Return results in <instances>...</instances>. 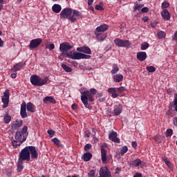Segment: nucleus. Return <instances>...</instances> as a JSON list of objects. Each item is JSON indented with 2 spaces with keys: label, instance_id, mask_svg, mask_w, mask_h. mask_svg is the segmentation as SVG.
<instances>
[{
  "label": "nucleus",
  "instance_id": "nucleus-1",
  "mask_svg": "<svg viewBox=\"0 0 177 177\" xmlns=\"http://www.w3.org/2000/svg\"><path fill=\"white\" fill-rule=\"evenodd\" d=\"M31 158L33 160L38 158V152L34 146H28L24 148L19 153L18 160H21V161H30Z\"/></svg>",
  "mask_w": 177,
  "mask_h": 177
},
{
  "label": "nucleus",
  "instance_id": "nucleus-2",
  "mask_svg": "<svg viewBox=\"0 0 177 177\" xmlns=\"http://www.w3.org/2000/svg\"><path fill=\"white\" fill-rule=\"evenodd\" d=\"M66 56L68 57V59H72L73 60H81V59H91V55H86L84 53L71 51L69 53H66Z\"/></svg>",
  "mask_w": 177,
  "mask_h": 177
},
{
  "label": "nucleus",
  "instance_id": "nucleus-3",
  "mask_svg": "<svg viewBox=\"0 0 177 177\" xmlns=\"http://www.w3.org/2000/svg\"><path fill=\"white\" fill-rule=\"evenodd\" d=\"M48 77L42 79L37 75H33L30 77V82L35 86H44V85L48 84Z\"/></svg>",
  "mask_w": 177,
  "mask_h": 177
},
{
  "label": "nucleus",
  "instance_id": "nucleus-4",
  "mask_svg": "<svg viewBox=\"0 0 177 177\" xmlns=\"http://www.w3.org/2000/svg\"><path fill=\"white\" fill-rule=\"evenodd\" d=\"M27 137H25L19 131L15 133V140L12 141V145L14 149H17V146H20L22 142L26 141Z\"/></svg>",
  "mask_w": 177,
  "mask_h": 177
},
{
  "label": "nucleus",
  "instance_id": "nucleus-5",
  "mask_svg": "<svg viewBox=\"0 0 177 177\" xmlns=\"http://www.w3.org/2000/svg\"><path fill=\"white\" fill-rule=\"evenodd\" d=\"M80 92L82 96H86V97L88 99L89 102H93L95 100L93 96H95V95L97 93V91L96 90V88H91L90 91L84 88H81L80 90Z\"/></svg>",
  "mask_w": 177,
  "mask_h": 177
},
{
  "label": "nucleus",
  "instance_id": "nucleus-6",
  "mask_svg": "<svg viewBox=\"0 0 177 177\" xmlns=\"http://www.w3.org/2000/svg\"><path fill=\"white\" fill-rule=\"evenodd\" d=\"M10 96V93L9 90H6L3 92V95L1 97L2 103H3V109H6L9 106V97Z\"/></svg>",
  "mask_w": 177,
  "mask_h": 177
},
{
  "label": "nucleus",
  "instance_id": "nucleus-7",
  "mask_svg": "<svg viewBox=\"0 0 177 177\" xmlns=\"http://www.w3.org/2000/svg\"><path fill=\"white\" fill-rule=\"evenodd\" d=\"M73 15V8H66L60 12L61 19H70Z\"/></svg>",
  "mask_w": 177,
  "mask_h": 177
},
{
  "label": "nucleus",
  "instance_id": "nucleus-8",
  "mask_svg": "<svg viewBox=\"0 0 177 177\" xmlns=\"http://www.w3.org/2000/svg\"><path fill=\"white\" fill-rule=\"evenodd\" d=\"M82 16V13L77 10H72V14L69 17V20L71 23H75L80 17Z\"/></svg>",
  "mask_w": 177,
  "mask_h": 177
},
{
  "label": "nucleus",
  "instance_id": "nucleus-9",
  "mask_svg": "<svg viewBox=\"0 0 177 177\" xmlns=\"http://www.w3.org/2000/svg\"><path fill=\"white\" fill-rule=\"evenodd\" d=\"M99 175L101 177H111V171L107 167H102L100 169Z\"/></svg>",
  "mask_w": 177,
  "mask_h": 177
},
{
  "label": "nucleus",
  "instance_id": "nucleus-10",
  "mask_svg": "<svg viewBox=\"0 0 177 177\" xmlns=\"http://www.w3.org/2000/svg\"><path fill=\"white\" fill-rule=\"evenodd\" d=\"M109 30V26L107 24H102L97 27L95 30V35H102V32L107 31Z\"/></svg>",
  "mask_w": 177,
  "mask_h": 177
},
{
  "label": "nucleus",
  "instance_id": "nucleus-11",
  "mask_svg": "<svg viewBox=\"0 0 177 177\" xmlns=\"http://www.w3.org/2000/svg\"><path fill=\"white\" fill-rule=\"evenodd\" d=\"M73 48V46L70 45L68 43H62L59 45V50L62 52V53H66V52H68V50H71V49Z\"/></svg>",
  "mask_w": 177,
  "mask_h": 177
},
{
  "label": "nucleus",
  "instance_id": "nucleus-12",
  "mask_svg": "<svg viewBox=\"0 0 177 177\" xmlns=\"http://www.w3.org/2000/svg\"><path fill=\"white\" fill-rule=\"evenodd\" d=\"M41 44H42V39H35L30 41L29 47L30 49H35L36 48H38Z\"/></svg>",
  "mask_w": 177,
  "mask_h": 177
},
{
  "label": "nucleus",
  "instance_id": "nucleus-13",
  "mask_svg": "<svg viewBox=\"0 0 177 177\" xmlns=\"http://www.w3.org/2000/svg\"><path fill=\"white\" fill-rule=\"evenodd\" d=\"M20 115L21 118H27V117H28L27 114V104H26V102H23L21 104Z\"/></svg>",
  "mask_w": 177,
  "mask_h": 177
},
{
  "label": "nucleus",
  "instance_id": "nucleus-14",
  "mask_svg": "<svg viewBox=\"0 0 177 177\" xmlns=\"http://www.w3.org/2000/svg\"><path fill=\"white\" fill-rule=\"evenodd\" d=\"M76 50H77V52H82V53H86V55H92V51L88 46L78 47Z\"/></svg>",
  "mask_w": 177,
  "mask_h": 177
},
{
  "label": "nucleus",
  "instance_id": "nucleus-15",
  "mask_svg": "<svg viewBox=\"0 0 177 177\" xmlns=\"http://www.w3.org/2000/svg\"><path fill=\"white\" fill-rule=\"evenodd\" d=\"M122 113V105L118 103L113 107V114L114 115H120Z\"/></svg>",
  "mask_w": 177,
  "mask_h": 177
},
{
  "label": "nucleus",
  "instance_id": "nucleus-16",
  "mask_svg": "<svg viewBox=\"0 0 177 177\" xmlns=\"http://www.w3.org/2000/svg\"><path fill=\"white\" fill-rule=\"evenodd\" d=\"M109 139L112 140V142H115V143H120V138H117V132L112 131L109 135Z\"/></svg>",
  "mask_w": 177,
  "mask_h": 177
},
{
  "label": "nucleus",
  "instance_id": "nucleus-17",
  "mask_svg": "<svg viewBox=\"0 0 177 177\" xmlns=\"http://www.w3.org/2000/svg\"><path fill=\"white\" fill-rule=\"evenodd\" d=\"M101 158L103 164H106L107 162V150H106L103 147H101Z\"/></svg>",
  "mask_w": 177,
  "mask_h": 177
},
{
  "label": "nucleus",
  "instance_id": "nucleus-18",
  "mask_svg": "<svg viewBox=\"0 0 177 177\" xmlns=\"http://www.w3.org/2000/svg\"><path fill=\"white\" fill-rule=\"evenodd\" d=\"M21 125H23V120H17L11 123L12 129H19Z\"/></svg>",
  "mask_w": 177,
  "mask_h": 177
},
{
  "label": "nucleus",
  "instance_id": "nucleus-19",
  "mask_svg": "<svg viewBox=\"0 0 177 177\" xmlns=\"http://www.w3.org/2000/svg\"><path fill=\"white\" fill-rule=\"evenodd\" d=\"M81 100L83 104H84L86 109H88V110L92 109V106L88 103V100H89V99L86 98V95H81Z\"/></svg>",
  "mask_w": 177,
  "mask_h": 177
},
{
  "label": "nucleus",
  "instance_id": "nucleus-20",
  "mask_svg": "<svg viewBox=\"0 0 177 177\" xmlns=\"http://www.w3.org/2000/svg\"><path fill=\"white\" fill-rule=\"evenodd\" d=\"M137 59L139 62H145V59H147V54L146 52H138L137 53Z\"/></svg>",
  "mask_w": 177,
  "mask_h": 177
},
{
  "label": "nucleus",
  "instance_id": "nucleus-21",
  "mask_svg": "<svg viewBox=\"0 0 177 177\" xmlns=\"http://www.w3.org/2000/svg\"><path fill=\"white\" fill-rule=\"evenodd\" d=\"M107 92L109 95H111V97H113V99L118 97V93H117V90L115 89V88H109Z\"/></svg>",
  "mask_w": 177,
  "mask_h": 177
},
{
  "label": "nucleus",
  "instance_id": "nucleus-22",
  "mask_svg": "<svg viewBox=\"0 0 177 177\" xmlns=\"http://www.w3.org/2000/svg\"><path fill=\"white\" fill-rule=\"evenodd\" d=\"M160 14L164 20H169L171 19V13L167 9H164Z\"/></svg>",
  "mask_w": 177,
  "mask_h": 177
},
{
  "label": "nucleus",
  "instance_id": "nucleus-23",
  "mask_svg": "<svg viewBox=\"0 0 177 177\" xmlns=\"http://www.w3.org/2000/svg\"><path fill=\"white\" fill-rule=\"evenodd\" d=\"M43 102L46 104L53 103V104H56V100H55V97L52 96H47L44 97Z\"/></svg>",
  "mask_w": 177,
  "mask_h": 177
},
{
  "label": "nucleus",
  "instance_id": "nucleus-24",
  "mask_svg": "<svg viewBox=\"0 0 177 177\" xmlns=\"http://www.w3.org/2000/svg\"><path fill=\"white\" fill-rule=\"evenodd\" d=\"M52 10L54 13H60V12H62V6L59 4H54L52 7Z\"/></svg>",
  "mask_w": 177,
  "mask_h": 177
},
{
  "label": "nucleus",
  "instance_id": "nucleus-25",
  "mask_svg": "<svg viewBox=\"0 0 177 177\" xmlns=\"http://www.w3.org/2000/svg\"><path fill=\"white\" fill-rule=\"evenodd\" d=\"M114 82H121L124 80V75L122 74H116L113 77Z\"/></svg>",
  "mask_w": 177,
  "mask_h": 177
},
{
  "label": "nucleus",
  "instance_id": "nucleus-26",
  "mask_svg": "<svg viewBox=\"0 0 177 177\" xmlns=\"http://www.w3.org/2000/svg\"><path fill=\"white\" fill-rule=\"evenodd\" d=\"M27 111H30V113H35V106L32 104L31 102H28L26 104Z\"/></svg>",
  "mask_w": 177,
  "mask_h": 177
},
{
  "label": "nucleus",
  "instance_id": "nucleus-27",
  "mask_svg": "<svg viewBox=\"0 0 177 177\" xmlns=\"http://www.w3.org/2000/svg\"><path fill=\"white\" fill-rule=\"evenodd\" d=\"M131 46H132V44L129 40L122 39V48H131Z\"/></svg>",
  "mask_w": 177,
  "mask_h": 177
},
{
  "label": "nucleus",
  "instance_id": "nucleus-28",
  "mask_svg": "<svg viewBox=\"0 0 177 177\" xmlns=\"http://www.w3.org/2000/svg\"><path fill=\"white\" fill-rule=\"evenodd\" d=\"M24 64H24L23 62H19V63L17 64L12 68V71H19V70H21V67H23V66H24Z\"/></svg>",
  "mask_w": 177,
  "mask_h": 177
},
{
  "label": "nucleus",
  "instance_id": "nucleus-29",
  "mask_svg": "<svg viewBox=\"0 0 177 177\" xmlns=\"http://www.w3.org/2000/svg\"><path fill=\"white\" fill-rule=\"evenodd\" d=\"M140 164H142L140 159H136L130 162V165H132V167H139Z\"/></svg>",
  "mask_w": 177,
  "mask_h": 177
},
{
  "label": "nucleus",
  "instance_id": "nucleus-30",
  "mask_svg": "<svg viewBox=\"0 0 177 177\" xmlns=\"http://www.w3.org/2000/svg\"><path fill=\"white\" fill-rule=\"evenodd\" d=\"M82 158L84 161H89L92 158V153L86 152L84 154Z\"/></svg>",
  "mask_w": 177,
  "mask_h": 177
},
{
  "label": "nucleus",
  "instance_id": "nucleus-31",
  "mask_svg": "<svg viewBox=\"0 0 177 177\" xmlns=\"http://www.w3.org/2000/svg\"><path fill=\"white\" fill-rule=\"evenodd\" d=\"M10 121H12V117L10 116V115H9V113H6L3 118V122L5 124H9Z\"/></svg>",
  "mask_w": 177,
  "mask_h": 177
},
{
  "label": "nucleus",
  "instance_id": "nucleus-32",
  "mask_svg": "<svg viewBox=\"0 0 177 177\" xmlns=\"http://www.w3.org/2000/svg\"><path fill=\"white\" fill-rule=\"evenodd\" d=\"M23 161L20 159H18V162H17V171L18 172H21V171H23Z\"/></svg>",
  "mask_w": 177,
  "mask_h": 177
},
{
  "label": "nucleus",
  "instance_id": "nucleus-33",
  "mask_svg": "<svg viewBox=\"0 0 177 177\" xmlns=\"http://www.w3.org/2000/svg\"><path fill=\"white\" fill-rule=\"evenodd\" d=\"M95 38L97 42H102L106 39V35H95Z\"/></svg>",
  "mask_w": 177,
  "mask_h": 177
},
{
  "label": "nucleus",
  "instance_id": "nucleus-34",
  "mask_svg": "<svg viewBox=\"0 0 177 177\" xmlns=\"http://www.w3.org/2000/svg\"><path fill=\"white\" fill-rule=\"evenodd\" d=\"M113 42L116 46H118L119 48H122V39L116 38L114 39Z\"/></svg>",
  "mask_w": 177,
  "mask_h": 177
},
{
  "label": "nucleus",
  "instance_id": "nucleus-35",
  "mask_svg": "<svg viewBox=\"0 0 177 177\" xmlns=\"http://www.w3.org/2000/svg\"><path fill=\"white\" fill-rule=\"evenodd\" d=\"M62 68L66 73H71V71H73V69L71 68H70L68 66H67L66 64H62Z\"/></svg>",
  "mask_w": 177,
  "mask_h": 177
},
{
  "label": "nucleus",
  "instance_id": "nucleus-36",
  "mask_svg": "<svg viewBox=\"0 0 177 177\" xmlns=\"http://www.w3.org/2000/svg\"><path fill=\"white\" fill-rule=\"evenodd\" d=\"M27 131H28V127H27V126H24V128L22 129L21 131H20L21 133V134L26 137L28 135V132H27Z\"/></svg>",
  "mask_w": 177,
  "mask_h": 177
},
{
  "label": "nucleus",
  "instance_id": "nucleus-37",
  "mask_svg": "<svg viewBox=\"0 0 177 177\" xmlns=\"http://www.w3.org/2000/svg\"><path fill=\"white\" fill-rule=\"evenodd\" d=\"M165 33L164 31L161 30L157 33V37L159 39H162L165 37Z\"/></svg>",
  "mask_w": 177,
  "mask_h": 177
},
{
  "label": "nucleus",
  "instance_id": "nucleus-38",
  "mask_svg": "<svg viewBox=\"0 0 177 177\" xmlns=\"http://www.w3.org/2000/svg\"><path fill=\"white\" fill-rule=\"evenodd\" d=\"M164 162L169 169H172V168H174V167L172 166V163H171L169 160H167V158H165Z\"/></svg>",
  "mask_w": 177,
  "mask_h": 177
},
{
  "label": "nucleus",
  "instance_id": "nucleus-39",
  "mask_svg": "<svg viewBox=\"0 0 177 177\" xmlns=\"http://www.w3.org/2000/svg\"><path fill=\"white\" fill-rule=\"evenodd\" d=\"M173 133H174V130H172V129H168L166 131V137L169 138L172 136Z\"/></svg>",
  "mask_w": 177,
  "mask_h": 177
},
{
  "label": "nucleus",
  "instance_id": "nucleus-40",
  "mask_svg": "<svg viewBox=\"0 0 177 177\" xmlns=\"http://www.w3.org/2000/svg\"><path fill=\"white\" fill-rule=\"evenodd\" d=\"M128 151V147L127 146H124L121 149H120V154L121 156H124L125 153Z\"/></svg>",
  "mask_w": 177,
  "mask_h": 177
},
{
  "label": "nucleus",
  "instance_id": "nucleus-41",
  "mask_svg": "<svg viewBox=\"0 0 177 177\" xmlns=\"http://www.w3.org/2000/svg\"><path fill=\"white\" fill-rule=\"evenodd\" d=\"M141 50H146V49H147V48H149V43L147 42H143L141 44Z\"/></svg>",
  "mask_w": 177,
  "mask_h": 177
},
{
  "label": "nucleus",
  "instance_id": "nucleus-42",
  "mask_svg": "<svg viewBox=\"0 0 177 177\" xmlns=\"http://www.w3.org/2000/svg\"><path fill=\"white\" fill-rule=\"evenodd\" d=\"M51 141L53 142L55 145H57V146H62V144H60V140H59V139L57 138L52 139Z\"/></svg>",
  "mask_w": 177,
  "mask_h": 177
},
{
  "label": "nucleus",
  "instance_id": "nucleus-43",
  "mask_svg": "<svg viewBox=\"0 0 177 177\" xmlns=\"http://www.w3.org/2000/svg\"><path fill=\"white\" fill-rule=\"evenodd\" d=\"M147 70L148 73H154L156 71V68L154 66H147Z\"/></svg>",
  "mask_w": 177,
  "mask_h": 177
},
{
  "label": "nucleus",
  "instance_id": "nucleus-44",
  "mask_svg": "<svg viewBox=\"0 0 177 177\" xmlns=\"http://www.w3.org/2000/svg\"><path fill=\"white\" fill-rule=\"evenodd\" d=\"M169 7V3L168 1H165L162 3V9H167Z\"/></svg>",
  "mask_w": 177,
  "mask_h": 177
},
{
  "label": "nucleus",
  "instance_id": "nucleus-45",
  "mask_svg": "<svg viewBox=\"0 0 177 177\" xmlns=\"http://www.w3.org/2000/svg\"><path fill=\"white\" fill-rule=\"evenodd\" d=\"M142 8H143V5L142 4H136L133 9L134 10H140V9H142Z\"/></svg>",
  "mask_w": 177,
  "mask_h": 177
},
{
  "label": "nucleus",
  "instance_id": "nucleus-46",
  "mask_svg": "<svg viewBox=\"0 0 177 177\" xmlns=\"http://www.w3.org/2000/svg\"><path fill=\"white\" fill-rule=\"evenodd\" d=\"M119 71H120V68H118V67H117V66L113 67L111 73L112 74H117V73H118Z\"/></svg>",
  "mask_w": 177,
  "mask_h": 177
},
{
  "label": "nucleus",
  "instance_id": "nucleus-47",
  "mask_svg": "<svg viewBox=\"0 0 177 177\" xmlns=\"http://www.w3.org/2000/svg\"><path fill=\"white\" fill-rule=\"evenodd\" d=\"M92 149V145L91 144H86L85 146H84V150L85 151H88V150Z\"/></svg>",
  "mask_w": 177,
  "mask_h": 177
},
{
  "label": "nucleus",
  "instance_id": "nucleus-48",
  "mask_svg": "<svg viewBox=\"0 0 177 177\" xmlns=\"http://www.w3.org/2000/svg\"><path fill=\"white\" fill-rule=\"evenodd\" d=\"M96 171L93 169L88 172V176L94 177Z\"/></svg>",
  "mask_w": 177,
  "mask_h": 177
},
{
  "label": "nucleus",
  "instance_id": "nucleus-49",
  "mask_svg": "<svg viewBox=\"0 0 177 177\" xmlns=\"http://www.w3.org/2000/svg\"><path fill=\"white\" fill-rule=\"evenodd\" d=\"M84 136H85V138H90L91 137V131H89L88 130H86L84 131Z\"/></svg>",
  "mask_w": 177,
  "mask_h": 177
},
{
  "label": "nucleus",
  "instance_id": "nucleus-50",
  "mask_svg": "<svg viewBox=\"0 0 177 177\" xmlns=\"http://www.w3.org/2000/svg\"><path fill=\"white\" fill-rule=\"evenodd\" d=\"M124 91H125V87L121 86V87L118 88V93H122V92H124Z\"/></svg>",
  "mask_w": 177,
  "mask_h": 177
},
{
  "label": "nucleus",
  "instance_id": "nucleus-51",
  "mask_svg": "<svg viewBox=\"0 0 177 177\" xmlns=\"http://www.w3.org/2000/svg\"><path fill=\"white\" fill-rule=\"evenodd\" d=\"M48 133L51 138H53V136H55V131L53 130H48Z\"/></svg>",
  "mask_w": 177,
  "mask_h": 177
},
{
  "label": "nucleus",
  "instance_id": "nucleus-52",
  "mask_svg": "<svg viewBox=\"0 0 177 177\" xmlns=\"http://www.w3.org/2000/svg\"><path fill=\"white\" fill-rule=\"evenodd\" d=\"M95 9H96V10H100V11L104 10L103 7L102 6H98V5L95 6Z\"/></svg>",
  "mask_w": 177,
  "mask_h": 177
},
{
  "label": "nucleus",
  "instance_id": "nucleus-53",
  "mask_svg": "<svg viewBox=\"0 0 177 177\" xmlns=\"http://www.w3.org/2000/svg\"><path fill=\"white\" fill-rule=\"evenodd\" d=\"M141 12H142V13H147V12H149V8L147 7H145L142 8Z\"/></svg>",
  "mask_w": 177,
  "mask_h": 177
},
{
  "label": "nucleus",
  "instance_id": "nucleus-54",
  "mask_svg": "<svg viewBox=\"0 0 177 177\" xmlns=\"http://www.w3.org/2000/svg\"><path fill=\"white\" fill-rule=\"evenodd\" d=\"M174 104H177V93L174 94Z\"/></svg>",
  "mask_w": 177,
  "mask_h": 177
},
{
  "label": "nucleus",
  "instance_id": "nucleus-55",
  "mask_svg": "<svg viewBox=\"0 0 177 177\" xmlns=\"http://www.w3.org/2000/svg\"><path fill=\"white\" fill-rule=\"evenodd\" d=\"M55 49V44H50L49 45V50H53Z\"/></svg>",
  "mask_w": 177,
  "mask_h": 177
},
{
  "label": "nucleus",
  "instance_id": "nucleus-56",
  "mask_svg": "<svg viewBox=\"0 0 177 177\" xmlns=\"http://www.w3.org/2000/svg\"><path fill=\"white\" fill-rule=\"evenodd\" d=\"M174 125L177 127V117L174 118L173 119Z\"/></svg>",
  "mask_w": 177,
  "mask_h": 177
},
{
  "label": "nucleus",
  "instance_id": "nucleus-57",
  "mask_svg": "<svg viewBox=\"0 0 177 177\" xmlns=\"http://www.w3.org/2000/svg\"><path fill=\"white\" fill-rule=\"evenodd\" d=\"M106 113L109 117H111V109H107Z\"/></svg>",
  "mask_w": 177,
  "mask_h": 177
},
{
  "label": "nucleus",
  "instance_id": "nucleus-58",
  "mask_svg": "<svg viewBox=\"0 0 177 177\" xmlns=\"http://www.w3.org/2000/svg\"><path fill=\"white\" fill-rule=\"evenodd\" d=\"M173 41H177V30L174 33Z\"/></svg>",
  "mask_w": 177,
  "mask_h": 177
},
{
  "label": "nucleus",
  "instance_id": "nucleus-59",
  "mask_svg": "<svg viewBox=\"0 0 177 177\" xmlns=\"http://www.w3.org/2000/svg\"><path fill=\"white\" fill-rule=\"evenodd\" d=\"M142 20H143V21H144L145 23H146V22H147V21H149V17H142Z\"/></svg>",
  "mask_w": 177,
  "mask_h": 177
},
{
  "label": "nucleus",
  "instance_id": "nucleus-60",
  "mask_svg": "<svg viewBox=\"0 0 177 177\" xmlns=\"http://www.w3.org/2000/svg\"><path fill=\"white\" fill-rule=\"evenodd\" d=\"M121 171V167H118L115 169V174H120Z\"/></svg>",
  "mask_w": 177,
  "mask_h": 177
},
{
  "label": "nucleus",
  "instance_id": "nucleus-61",
  "mask_svg": "<svg viewBox=\"0 0 177 177\" xmlns=\"http://www.w3.org/2000/svg\"><path fill=\"white\" fill-rule=\"evenodd\" d=\"M132 147H133V149H136V147H138V143H136V142H133Z\"/></svg>",
  "mask_w": 177,
  "mask_h": 177
},
{
  "label": "nucleus",
  "instance_id": "nucleus-62",
  "mask_svg": "<svg viewBox=\"0 0 177 177\" xmlns=\"http://www.w3.org/2000/svg\"><path fill=\"white\" fill-rule=\"evenodd\" d=\"M93 4V0H88V5L91 6Z\"/></svg>",
  "mask_w": 177,
  "mask_h": 177
},
{
  "label": "nucleus",
  "instance_id": "nucleus-63",
  "mask_svg": "<svg viewBox=\"0 0 177 177\" xmlns=\"http://www.w3.org/2000/svg\"><path fill=\"white\" fill-rule=\"evenodd\" d=\"M17 77V73H12L11 78H16Z\"/></svg>",
  "mask_w": 177,
  "mask_h": 177
},
{
  "label": "nucleus",
  "instance_id": "nucleus-64",
  "mask_svg": "<svg viewBox=\"0 0 177 177\" xmlns=\"http://www.w3.org/2000/svg\"><path fill=\"white\" fill-rule=\"evenodd\" d=\"M133 177H142V174L137 173L136 175L133 176Z\"/></svg>",
  "mask_w": 177,
  "mask_h": 177
}]
</instances>
